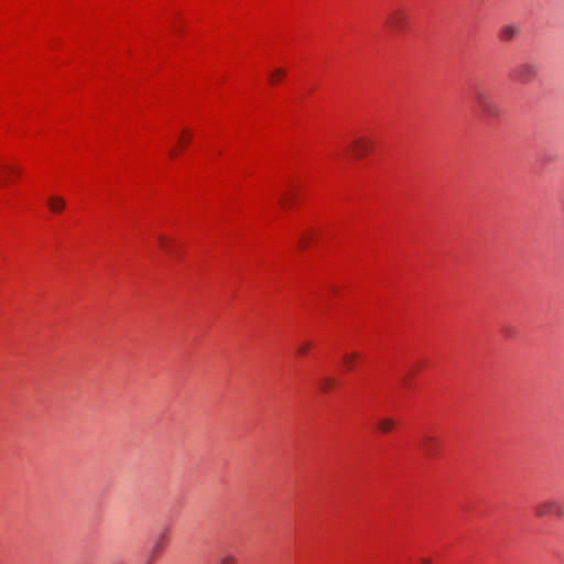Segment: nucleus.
Segmentation results:
<instances>
[{"instance_id": "obj_1", "label": "nucleus", "mask_w": 564, "mask_h": 564, "mask_svg": "<svg viewBox=\"0 0 564 564\" xmlns=\"http://www.w3.org/2000/svg\"><path fill=\"white\" fill-rule=\"evenodd\" d=\"M474 101L485 117L498 118L501 113V109L494 96L485 89L478 88L475 90Z\"/></svg>"}, {"instance_id": "obj_2", "label": "nucleus", "mask_w": 564, "mask_h": 564, "mask_svg": "<svg viewBox=\"0 0 564 564\" xmlns=\"http://www.w3.org/2000/svg\"><path fill=\"white\" fill-rule=\"evenodd\" d=\"M534 511L536 517H555L564 519V500L546 499L535 505Z\"/></svg>"}, {"instance_id": "obj_3", "label": "nucleus", "mask_w": 564, "mask_h": 564, "mask_svg": "<svg viewBox=\"0 0 564 564\" xmlns=\"http://www.w3.org/2000/svg\"><path fill=\"white\" fill-rule=\"evenodd\" d=\"M538 74V66L531 62L518 64L513 69V79L521 84H530Z\"/></svg>"}, {"instance_id": "obj_4", "label": "nucleus", "mask_w": 564, "mask_h": 564, "mask_svg": "<svg viewBox=\"0 0 564 564\" xmlns=\"http://www.w3.org/2000/svg\"><path fill=\"white\" fill-rule=\"evenodd\" d=\"M408 20L409 17L403 9H395L388 14L386 23L391 30L402 32L406 28Z\"/></svg>"}, {"instance_id": "obj_5", "label": "nucleus", "mask_w": 564, "mask_h": 564, "mask_svg": "<svg viewBox=\"0 0 564 564\" xmlns=\"http://www.w3.org/2000/svg\"><path fill=\"white\" fill-rule=\"evenodd\" d=\"M372 148V143L367 138H359L351 142L350 150L355 158L361 159L366 156Z\"/></svg>"}, {"instance_id": "obj_6", "label": "nucleus", "mask_w": 564, "mask_h": 564, "mask_svg": "<svg viewBox=\"0 0 564 564\" xmlns=\"http://www.w3.org/2000/svg\"><path fill=\"white\" fill-rule=\"evenodd\" d=\"M519 33V30L516 25L508 24L500 29L499 37L505 42L512 41Z\"/></svg>"}, {"instance_id": "obj_7", "label": "nucleus", "mask_w": 564, "mask_h": 564, "mask_svg": "<svg viewBox=\"0 0 564 564\" xmlns=\"http://www.w3.org/2000/svg\"><path fill=\"white\" fill-rule=\"evenodd\" d=\"M47 205L53 213H61L65 208L66 202L61 196H51L47 199Z\"/></svg>"}, {"instance_id": "obj_8", "label": "nucleus", "mask_w": 564, "mask_h": 564, "mask_svg": "<svg viewBox=\"0 0 564 564\" xmlns=\"http://www.w3.org/2000/svg\"><path fill=\"white\" fill-rule=\"evenodd\" d=\"M397 423L392 417H382L378 421V429L382 433H389L395 427Z\"/></svg>"}, {"instance_id": "obj_9", "label": "nucleus", "mask_w": 564, "mask_h": 564, "mask_svg": "<svg viewBox=\"0 0 564 564\" xmlns=\"http://www.w3.org/2000/svg\"><path fill=\"white\" fill-rule=\"evenodd\" d=\"M421 446L426 452V454L433 455L436 448V440L432 436H425Z\"/></svg>"}, {"instance_id": "obj_10", "label": "nucleus", "mask_w": 564, "mask_h": 564, "mask_svg": "<svg viewBox=\"0 0 564 564\" xmlns=\"http://www.w3.org/2000/svg\"><path fill=\"white\" fill-rule=\"evenodd\" d=\"M218 564H239V561L235 554L226 553L218 560Z\"/></svg>"}, {"instance_id": "obj_11", "label": "nucleus", "mask_w": 564, "mask_h": 564, "mask_svg": "<svg viewBox=\"0 0 564 564\" xmlns=\"http://www.w3.org/2000/svg\"><path fill=\"white\" fill-rule=\"evenodd\" d=\"M285 74L286 70L284 68H276L270 74L269 80L271 84H275L279 79L283 78Z\"/></svg>"}, {"instance_id": "obj_12", "label": "nucleus", "mask_w": 564, "mask_h": 564, "mask_svg": "<svg viewBox=\"0 0 564 564\" xmlns=\"http://www.w3.org/2000/svg\"><path fill=\"white\" fill-rule=\"evenodd\" d=\"M358 357L359 355L357 352L344 355L343 359L348 370L354 368V362Z\"/></svg>"}, {"instance_id": "obj_13", "label": "nucleus", "mask_w": 564, "mask_h": 564, "mask_svg": "<svg viewBox=\"0 0 564 564\" xmlns=\"http://www.w3.org/2000/svg\"><path fill=\"white\" fill-rule=\"evenodd\" d=\"M335 384H336V380L332 377L324 378L321 381V388L324 391L332 390L335 387Z\"/></svg>"}, {"instance_id": "obj_14", "label": "nucleus", "mask_w": 564, "mask_h": 564, "mask_svg": "<svg viewBox=\"0 0 564 564\" xmlns=\"http://www.w3.org/2000/svg\"><path fill=\"white\" fill-rule=\"evenodd\" d=\"M158 241L163 250L166 252H172V241L169 238L159 236Z\"/></svg>"}, {"instance_id": "obj_15", "label": "nucleus", "mask_w": 564, "mask_h": 564, "mask_svg": "<svg viewBox=\"0 0 564 564\" xmlns=\"http://www.w3.org/2000/svg\"><path fill=\"white\" fill-rule=\"evenodd\" d=\"M166 539L167 538L165 533L160 534L154 542L153 550L158 552L162 550L166 544Z\"/></svg>"}, {"instance_id": "obj_16", "label": "nucleus", "mask_w": 564, "mask_h": 564, "mask_svg": "<svg viewBox=\"0 0 564 564\" xmlns=\"http://www.w3.org/2000/svg\"><path fill=\"white\" fill-rule=\"evenodd\" d=\"M311 347H312V344L308 341H305L297 347V354L304 356L308 352Z\"/></svg>"}, {"instance_id": "obj_17", "label": "nucleus", "mask_w": 564, "mask_h": 564, "mask_svg": "<svg viewBox=\"0 0 564 564\" xmlns=\"http://www.w3.org/2000/svg\"><path fill=\"white\" fill-rule=\"evenodd\" d=\"M0 169H2L4 172H7L9 174H20V170L15 169L13 166L3 165V166H0Z\"/></svg>"}, {"instance_id": "obj_18", "label": "nucleus", "mask_w": 564, "mask_h": 564, "mask_svg": "<svg viewBox=\"0 0 564 564\" xmlns=\"http://www.w3.org/2000/svg\"><path fill=\"white\" fill-rule=\"evenodd\" d=\"M293 200V194H289L286 197H284L282 200H281V204L286 206L289 203H292Z\"/></svg>"}, {"instance_id": "obj_19", "label": "nucleus", "mask_w": 564, "mask_h": 564, "mask_svg": "<svg viewBox=\"0 0 564 564\" xmlns=\"http://www.w3.org/2000/svg\"><path fill=\"white\" fill-rule=\"evenodd\" d=\"M308 237L303 236L300 240V247L304 248L307 245Z\"/></svg>"}, {"instance_id": "obj_20", "label": "nucleus", "mask_w": 564, "mask_h": 564, "mask_svg": "<svg viewBox=\"0 0 564 564\" xmlns=\"http://www.w3.org/2000/svg\"><path fill=\"white\" fill-rule=\"evenodd\" d=\"M422 563H423V564H430V563H431V560H430V558H422Z\"/></svg>"}, {"instance_id": "obj_21", "label": "nucleus", "mask_w": 564, "mask_h": 564, "mask_svg": "<svg viewBox=\"0 0 564 564\" xmlns=\"http://www.w3.org/2000/svg\"><path fill=\"white\" fill-rule=\"evenodd\" d=\"M6 182H7V180H6V178H2V177L0 176V185H4V184H6Z\"/></svg>"}, {"instance_id": "obj_22", "label": "nucleus", "mask_w": 564, "mask_h": 564, "mask_svg": "<svg viewBox=\"0 0 564 564\" xmlns=\"http://www.w3.org/2000/svg\"><path fill=\"white\" fill-rule=\"evenodd\" d=\"M189 140H181V144L182 145H186L188 143Z\"/></svg>"}, {"instance_id": "obj_23", "label": "nucleus", "mask_w": 564, "mask_h": 564, "mask_svg": "<svg viewBox=\"0 0 564 564\" xmlns=\"http://www.w3.org/2000/svg\"><path fill=\"white\" fill-rule=\"evenodd\" d=\"M176 152L174 150L171 151V156H175Z\"/></svg>"}]
</instances>
